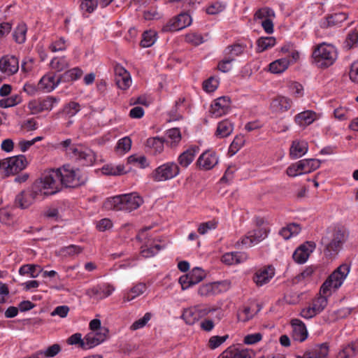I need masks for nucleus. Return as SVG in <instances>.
<instances>
[{
    "label": "nucleus",
    "instance_id": "64",
    "mask_svg": "<svg viewBox=\"0 0 358 358\" xmlns=\"http://www.w3.org/2000/svg\"><path fill=\"white\" fill-rule=\"evenodd\" d=\"M349 76L353 83H358V59L351 64Z\"/></svg>",
    "mask_w": 358,
    "mask_h": 358
},
{
    "label": "nucleus",
    "instance_id": "49",
    "mask_svg": "<svg viewBox=\"0 0 358 358\" xmlns=\"http://www.w3.org/2000/svg\"><path fill=\"white\" fill-rule=\"evenodd\" d=\"M275 17V12L269 8H262L255 13V19L265 20Z\"/></svg>",
    "mask_w": 358,
    "mask_h": 358
},
{
    "label": "nucleus",
    "instance_id": "53",
    "mask_svg": "<svg viewBox=\"0 0 358 358\" xmlns=\"http://www.w3.org/2000/svg\"><path fill=\"white\" fill-rule=\"evenodd\" d=\"M176 17L181 29L187 27L192 23L191 16L187 12H182Z\"/></svg>",
    "mask_w": 358,
    "mask_h": 358
},
{
    "label": "nucleus",
    "instance_id": "38",
    "mask_svg": "<svg viewBox=\"0 0 358 358\" xmlns=\"http://www.w3.org/2000/svg\"><path fill=\"white\" fill-rule=\"evenodd\" d=\"M289 62L287 58L277 59L269 64V71L273 73H280L289 66Z\"/></svg>",
    "mask_w": 358,
    "mask_h": 358
},
{
    "label": "nucleus",
    "instance_id": "28",
    "mask_svg": "<svg viewBox=\"0 0 358 358\" xmlns=\"http://www.w3.org/2000/svg\"><path fill=\"white\" fill-rule=\"evenodd\" d=\"M57 102L55 98L48 96L38 102H31L29 106L31 109H35L36 111L50 110Z\"/></svg>",
    "mask_w": 358,
    "mask_h": 358
},
{
    "label": "nucleus",
    "instance_id": "30",
    "mask_svg": "<svg viewBox=\"0 0 358 358\" xmlns=\"http://www.w3.org/2000/svg\"><path fill=\"white\" fill-rule=\"evenodd\" d=\"M165 143L171 148L176 147L181 141V133L178 128H173L166 131Z\"/></svg>",
    "mask_w": 358,
    "mask_h": 358
},
{
    "label": "nucleus",
    "instance_id": "8",
    "mask_svg": "<svg viewBox=\"0 0 358 358\" xmlns=\"http://www.w3.org/2000/svg\"><path fill=\"white\" fill-rule=\"evenodd\" d=\"M28 166V162L24 155H18L3 159V177L19 174Z\"/></svg>",
    "mask_w": 358,
    "mask_h": 358
},
{
    "label": "nucleus",
    "instance_id": "19",
    "mask_svg": "<svg viewBox=\"0 0 358 358\" xmlns=\"http://www.w3.org/2000/svg\"><path fill=\"white\" fill-rule=\"evenodd\" d=\"M329 354V345L327 343L315 345L306 350L302 357L299 358H327Z\"/></svg>",
    "mask_w": 358,
    "mask_h": 358
},
{
    "label": "nucleus",
    "instance_id": "40",
    "mask_svg": "<svg viewBox=\"0 0 358 358\" xmlns=\"http://www.w3.org/2000/svg\"><path fill=\"white\" fill-rule=\"evenodd\" d=\"M275 44V38L274 37H261L257 41V51L262 52L268 48L273 47Z\"/></svg>",
    "mask_w": 358,
    "mask_h": 358
},
{
    "label": "nucleus",
    "instance_id": "41",
    "mask_svg": "<svg viewBox=\"0 0 358 358\" xmlns=\"http://www.w3.org/2000/svg\"><path fill=\"white\" fill-rule=\"evenodd\" d=\"M27 31V25L24 23L19 24L13 34L15 42L20 44L24 43Z\"/></svg>",
    "mask_w": 358,
    "mask_h": 358
},
{
    "label": "nucleus",
    "instance_id": "61",
    "mask_svg": "<svg viewBox=\"0 0 358 358\" xmlns=\"http://www.w3.org/2000/svg\"><path fill=\"white\" fill-rule=\"evenodd\" d=\"M61 350V346L59 344L55 343L49 346L45 350H43V352L47 358H51L58 355Z\"/></svg>",
    "mask_w": 358,
    "mask_h": 358
},
{
    "label": "nucleus",
    "instance_id": "13",
    "mask_svg": "<svg viewBox=\"0 0 358 358\" xmlns=\"http://www.w3.org/2000/svg\"><path fill=\"white\" fill-rule=\"evenodd\" d=\"M275 275V269L271 266H266L256 271L253 275V281L258 287L267 284Z\"/></svg>",
    "mask_w": 358,
    "mask_h": 358
},
{
    "label": "nucleus",
    "instance_id": "58",
    "mask_svg": "<svg viewBox=\"0 0 358 358\" xmlns=\"http://www.w3.org/2000/svg\"><path fill=\"white\" fill-rule=\"evenodd\" d=\"M97 5V0H83L80 4V8L88 13H92L96 8Z\"/></svg>",
    "mask_w": 358,
    "mask_h": 358
},
{
    "label": "nucleus",
    "instance_id": "14",
    "mask_svg": "<svg viewBox=\"0 0 358 358\" xmlns=\"http://www.w3.org/2000/svg\"><path fill=\"white\" fill-rule=\"evenodd\" d=\"M231 287L229 280L217 281L203 285V295L211 296L227 292Z\"/></svg>",
    "mask_w": 358,
    "mask_h": 358
},
{
    "label": "nucleus",
    "instance_id": "43",
    "mask_svg": "<svg viewBox=\"0 0 358 358\" xmlns=\"http://www.w3.org/2000/svg\"><path fill=\"white\" fill-rule=\"evenodd\" d=\"M156 40L157 33L155 31H146L142 35L141 45L143 48H149L155 43Z\"/></svg>",
    "mask_w": 358,
    "mask_h": 358
},
{
    "label": "nucleus",
    "instance_id": "34",
    "mask_svg": "<svg viewBox=\"0 0 358 358\" xmlns=\"http://www.w3.org/2000/svg\"><path fill=\"white\" fill-rule=\"evenodd\" d=\"M299 163L303 174L314 171L320 166V161L315 159H304L299 160Z\"/></svg>",
    "mask_w": 358,
    "mask_h": 358
},
{
    "label": "nucleus",
    "instance_id": "57",
    "mask_svg": "<svg viewBox=\"0 0 358 358\" xmlns=\"http://www.w3.org/2000/svg\"><path fill=\"white\" fill-rule=\"evenodd\" d=\"M234 61V59L224 55V58L219 62L217 68L222 72L227 73L231 69V63Z\"/></svg>",
    "mask_w": 358,
    "mask_h": 358
},
{
    "label": "nucleus",
    "instance_id": "12",
    "mask_svg": "<svg viewBox=\"0 0 358 358\" xmlns=\"http://www.w3.org/2000/svg\"><path fill=\"white\" fill-rule=\"evenodd\" d=\"M114 290L115 288L110 285L99 284L87 289L85 294L90 298L99 300L109 296Z\"/></svg>",
    "mask_w": 358,
    "mask_h": 358
},
{
    "label": "nucleus",
    "instance_id": "20",
    "mask_svg": "<svg viewBox=\"0 0 358 358\" xmlns=\"http://www.w3.org/2000/svg\"><path fill=\"white\" fill-rule=\"evenodd\" d=\"M200 151L199 146L194 145L182 152L178 157V164L183 168H187L194 160L196 155Z\"/></svg>",
    "mask_w": 358,
    "mask_h": 358
},
{
    "label": "nucleus",
    "instance_id": "7",
    "mask_svg": "<svg viewBox=\"0 0 358 358\" xmlns=\"http://www.w3.org/2000/svg\"><path fill=\"white\" fill-rule=\"evenodd\" d=\"M71 140L66 139L61 143V145L66 149V152L70 157L74 159L84 166H91L95 161L94 152L82 145H71Z\"/></svg>",
    "mask_w": 358,
    "mask_h": 358
},
{
    "label": "nucleus",
    "instance_id": "1",
    "mask_svg": "<svg viewBox=\"0 0 358 358\" xmlns=\"http://www.w3.org/2000/svg\"><path fill=\"white\" fill-rule=\"evenodd\" d=\"M43 176L52 195L59 192L62 185L66 187L76 188L85 185L88 180L85 172L78 168H73L69 164L52 170Z\"/></svg>",
    "mask_w": 358,
    "mask_h": 358
},
{
    "label": "nucleus",
    "instance_id": "36",
    "mask_svg": "<svg viewBox=\"0 0 358 358\" xmlns=\"http://www.w3.org/2000/svg\"><path fill=\"white\" fill-rule=\"evenodd\" d=\"M246 48V45L241 43H234L231 45H228L224 50V55L234 59L235 61L236 57L241 55Z\"/></svg>",
    "mask_w": 358,
    "mask_h": 358
},
{
    "label": "nucleus",
    "instance_id": "56",
    "mask_svg": "<svg viewBox=\"0 0 358 358\" xmlns=\"http://www.w3.org/2000/svg\"><path fill=\"white\" fill-rule=\"evenodd\" d=\"M13 218V214L8 208H0V222L4 224H10Z\"/></svg>",
    "mask_w": 358,
    "mask_h": 358
},
{
    "label": "nucleus",
    "instance_id": "62",
    "mask_svg": "<svg viewBox=\"0 0 358 358\" xmlns=\"http://www.w3.org/2000/svg\"><path fill=\"white\" fill-rule=\"evenodd\" d=\"M83 251V248L78 245H70L62 249V252L68 256H73L80 254Z\"/></svg>",
    "mask_w": 358,
    "mask_h": 358
},
{
    "label": "nucleus",
    "instance_id": "18",
    "mask_svg": "<svg viewBox=\"0 0 358 358\" xmlns=\"http://www.w3.org/2000/svg\"><path fill=\"white\" fill-rule=\"evenodd\" d=\"M218 358H253V352L247 349H241L232 345L224 350Z\"/></svg>",
    "mask_w": 358,
    "mask_h": 358
},
{
    "label": "nucleus",
    "instance_id": "46",
    "mask_svg": "<svg viewBox=\"0 0 358 358\" xmlns=\"http://www.w3.org/2000/svg\"><path fill=\"white\" fill-rule=\"evenodd\" d=\"M245 141V138L243 135H237L229 146V154L231 156L235 155L243 146Z\"/></svg>",
    "mask_w": 358,
    "mask_h": 358
},
{
    "label": "nucleus",
    "instance_id": "37",
    "mask_svg": "<svg viewBox=\"0 0 358 358\" xmlns=\"http://www.w3.org/2000/svg\"><path fill=\"white\" fill-rule=\"evenodd\" d=\"M43 271V268L38 264H25L19 269V273L22 275H29L31 278H36Z\"/></svg>",
    "mask_w": 358,
    "mask_h": 358
},
{
    "label": "nucleus",
    "instance_id": "11",
    "mask_svg": "<svg viewBox=\"0 0 358 358\" xmlns=\"http://www.w3.org/2000/svg\"><path fill=\"white\" fill-rule=\"evenodd\" d=\"M107 334L108 329H101L100 331L88 333L84 337V341L82 343V348L87 350L99 345L106 340Z\"/></svg>",
    "mask_w": 358,
    "mask_h": 358
},
{
    "label": "nucleus",
    "instance_id": "54",
    "mask_svg": "<svg viewBox=\"0 0 358 358\" xmlns=\"http://www.w3.org/2000/svg\"><path fill=\"white\" fill-rule=\"evenodd\" d=\"M80 110V104L77 102H70L63 109V113L69 117L74 116Z\"/></svg>",
    "mask_w": 358,
    "mask_h": 358
},
{
    "label": "nucleus",
    "instance_id": "5",
    "mask_svg": "<svg viewBox=\"0 0 358 358\" xmlns=\"http://www.w3.org/2000/svg\"><path fill=\"white\" fill-rule=\"evenodd\" d=\"M143 199L136 193L117 195L108 199L103 203L107 210L131 212L140 207Z\"/></svg>",
    "mask_w": 358,
    "mask_h": 358
},
{
    "label": "nucleus",
    "instance_id": "3",
    "mask_svg": "<svg viewBox=\"0 0 358 358\" xmlns=\"http://www.w3.org/2000/svg\"><path fill=\"white\" fill-rule=\"evenodd\" d=\"M50 195L52 194L43 176L39 179L35 180L29 187L17 194L14 204L17 208L26 209L36 200L43 199Z\"/></svg>",
    "mask_w": 358,
    "mask_h": 358
},
{
    "label": "nucleus",
    "instance_id": "25",
    "mask_svg": "<svg viewBox=\"0 0 358 358\" xmlns=\"http://www.w3.org/2000/svg\"><path fill=\"white\" fill-rule=\"evenodd\" d=\"M248 259V255L244 252H231L225 253L222 257V262L227 265H234L243 263Z\"/></svg>",
    "mask_w": 358,
    "mask_h": 358
},
{
    "label": "nucleus",
    "instance_id": "50",
    "mask_svg": "<svg viewBox=\"0 0 358 358\" xmlns=\"http://www.w3.org/2000/svg\"><path fill=\"white\" fill-rule=\"evenodd\" d=\"M226 8V5L219 1L212 3L206 8V12L208 15H217L222 12Z\"/></svg>",
    "mask_w": 358,
    "mask_h": 358
},
{
    "label": "nucleus",
    "instance_id": "21",
    "mask_svg": "<svg viewBox=\"0 0 358 358\" xmlns=\"http://www.w3.org/2000/svg\"><path fill=\"white\" fill-rule=\"evenodd\" d=\"M291 324L293 328L294 339L300 342L304 341L308 337V331L304 323L299 319H293Z\"/></svg>",
    "mask_w": 358,
    "mask_h": 358
},
{
    "label": "nucleus",
    "instance_id": "42",
    "mask_svg": "<svg viewBox=\"0 0 358 358\" xmlns=\"http://www.w3.org/2000/svg\"><path fill=\"white\" fill-rule=\"evenodd\" d=\"M229 338V335H224L222 336H213L210 337L209 340L206 343V348L208 349L213 350L216 348L221 346L227 339Z\"/></svg>",
    "mask_w": 358,
    "mask_h": 358
},
{
    "label": "nucleus",
    "instance_id": "35",
    "mask_svg": "<svg viewBox=\"0 0 358 358\" xmlns=\"http://www.w3.org/2000/svg\"><path fill=\"white\" fill-rule=\"evenodd\" d=\"M165 141L162 138H150L146 141L147 148H150L154 155L159 154L164 150Z\"/></svg>",
    "mask_w": 358,
    "mask_h": 358
},
{
    "label": "nucleus",
    "instance_id": "31",
    "mask_svg": "<svg viewBox=\"0 0 358 358\" xmlns=\"http://www.w3.org/2000/svg\"><path fill=\"white\" fill-rule=\"evenodd\" d=\"M316 118V113L312 110H306L297 114L294 120L299 126L305 127L310 124Z\"/></svg>",
    "mask_w": 358,
    "mask_h": 358
},
{
    "label": "nucleus",
    "instance_id": "2",
    "mask_svg": "<svg viewBox=\"0 0 358 358\" xmlns=\"http://www.w3.org/2000/svg\"><path fill=\"white\" fill-rule=\"evenodd\" d=\"M350 269V266L348 264L340 265L322 284L320 288L321 295L315 299L311 305L317 314L327 306V297L331 294V290H336L343 285Z\"/></svg>",
    "mask_w": 358,
    "mask_h": 358
},
{
    "label": "nucleus",
    "instance_id": "59",
    "mask_svg": "<svg viewBox=\"0 0 358 358\" xmlns=\"http://www.w3.org/2000/svg\"><path fill=\"white\" fill-rule=\"evenodd\" d=\"M192 283L194 285L201 281V268L196 266L194 267L188 274Z\"/></svg>",
    "mask_w": 358,
    "mask_h": 358
},
{
    "label": "nucleus",
    "instance_id": "16",
    "mask_svg": "<svg viewBox=\"0 0 358 358\" xmlns=\"http://www.w3.org/2000/svg\"><path fill=\"white\" fill-rule=\"evenodd\" d=\"M19 69V60L13 55H7L0 59V71L7 75H13Z\"/></svg>",
    "mask_w": 358,
    "mask_h": 358
},
{
    "label": "nucleus",
    "instance_id": "29",
    "mask_svg": "<svg viewBox=\"0 0 358 358\" xmlns=\"http://www.w3.org/2000/svg\"><path fill=\"white\" fill-rule=\"evenodd\" d=\"M347 18L348 15L345 13H336L327 16L321 27L322 28H327L332 26H338L346 20Z\"/></svg>",
    "mask_w": 358,
    "mask_h": 358
},
{
    "label": "nucleus",
    "instance_id": "51",
    "mask_svg": "<svg viewBox=\"0 0 358 358\" xmlns=\"http://www.w3.org/2000/svg\"><path fill=\"white\" fill-rule=\"evenodd\" d=\"M180 27L178 23L176 17L170 19L162 27V31L163 32H173L180 30Z\"/></svg>",
    "mask_w": 358,
    "mask_h": 358
},
{
    "label": "nucleus",
    "instance_id": "15",
    "mask_svg": "<svg viewBox=\"0 0 358 358\" xmlns=\"http://www.w3.org/2000/svg\"><path fill=\"white\" fill-rule=\"evenodd\" d=\"M230 99L228 96H221L210 106V112L215 117L227 114L230 109Z\"/></svg>",
    "mask_w": 358,
    "mask_h": 358
},
{
    "label": "nucleus",
    "instance_id": "22",
    "mask_svg": "<svg viewBox=\"0 0 358 358\" xmlns=\"http://www.w3.org/2000/svg\"><path fill=\"white\" fill-rule=\"evenodd\" d=\"M61 82L51 74L43 76L38 83V89L46 92L52 91Z\"/></svg>",
    "mask_w": 358,
    "mask_h": 358
},
{
    "label": "nucleus",
    "instance_id": "26",
    "mask_svg": "<svg viewBox=\"0 0 358 358\" xmlns=\"http://www.w3.org/2000/svg\"><path fill=\"white\" fill-rule=\"evenodd\" d=\"M182 317L187 324H194L198 322L201 327V322H199V319L201 317V310L199 306L186 309L183 312Z\"/></svg>",
    "mask_w": 358,
    "mask_h": 358
},
{
    "label": "nucleus",
    "instance_id": "10",
    "mask_svg": "<svg viewBox=\"0 0 358 358\" xmlns=\"http://www.w3.org/2000/svg\"><path fill=\"white\" fill-rule=\"evenodd\" d=\"M268 229L265 227H259L258 229L250 231L241 238V241L237 242V245L240 243L247 248L252 247L264 239L268 236Z\"/></svg>",
    "mask_w": 358,
    "mask_h": 358
},
{
    "label": "nucleus",
    "instance_id": "60",
    "mask_svg": "<svg viewBox=\"0 0 358 358\" xmlns=\"http://www.w3.org/2000/svg\"><path fill=\"white\" fill-rule=\"evenodd\" d=\"M131 140L129 137H124L119 140L116 148L125 153L131 149Z\"/></svg>",
    "mask_w": 358,
    "mask_h": 358
},
{
    "label": "nucleus",
    "instance_id": "33",
    "mask_svg": "<svg viewBox=\"0 0 358 358\" xmlns=\"http://www.w3.org/2000/svg\"><path fill=\"white\" fill-rule=\"evenodd\" d=\"M83 72L78 68L75 67L70 70L65 71L59 77V81L61 83H69L76 80L82 76Z\"/></svg>",
    "mask_w": 358,
    "mask_h": 358
},
{
    "label": "nucleus",
    "instance_id": "52",
    "mask_svg": "<svg viewBox=\"0 0 358 358\" xmlns=\"http://www.w3.org/2000/svg\"><path fill=\"white\" fill-rule=\"evenodd\" d=\"M115 83L117 87L123 90H125L129 87L131 84V78L130 74H127L121 77H116L115 78Z\"/></svg>",
    "mask_w": 358,
    "mask_h": 358
},
{
    "label": "nucleus",
    "instance_id": "47",
    "mask_svg": "<svg viewBox=\"0 0 358 358\" xmlns=\"http://www.w3.org/2000/svg\"><path fill=\"white\" fill-rule=\"evenodd\" d=\"M128 162L133 164L141 169H145L150 165L147 158L143 156L131 155L128 157Z\"/></svg>",
    "mask_w": 358,
    "mask_h": 358
},
{
    "label": "nucleus",
    "instance_id": "55",
    "mask_svg": "<svg viewBox=\"0 0 358 358\" xmlns=\"http://www.w3.org/2000/svg\"><path fill=\"white\" fill-rule=\"evenodd\" d=\"M52 69L57 71H62L68 67V62L65 58H53L50 62Z\"/></svg>",
    "mask_w": 358,
    "mask_h": 358
},
{
    "label": "nucleus",
    "instance_id": "24",
    "mask_svg": "<svg viewBox=\"0 0 358 358\" xmlns=\"http://www.w3.org/2000/svg\"><path fill=\"white\" fill-rule=\"evenodd\" d=\"M308 150V143L305 141H294L289 149L292 159H297L304 155Z\"/></svg>",
    "mask_w": 358,
    "mask_h": 358
},
{
    "label": "nucleus",
    "instance_id": "17",
    "mask_svg": "<svg viewBox=\"0 0 358 358\" xmlns=\"http://www.w3.org/2000/svg\"><path fill=\"white\" fill-rule=\"evenodd\" d=\"M315 248V244L313 242H306L300 245L293 253L294 260L299 264L305 263Z\"/></svg>",
    "mask_w": 358,
    "mask_h": 358
},
{
    "label": "nucleus",
    "instance_id": "9",
    "mask_svg": "<svg viewBox=\"0 0 358 358\" xmlns=\"http://www.w3.org/2000/svg\"><path fill=\"white\" fill-rule=\"evenodd\" d=\"M180 173L179 166L173 162H166L156 168L150 176L155 182L166 181L176 177Z\"/></svg>",
    "mask_w": 358,
    "mask_h": 358
},
{
    "label": "nucleus",
    "instance_id": "4",
    "mask_svg": "<svg viewBox=\"0 0 358 358\" xmlns=\"http://www.w3.org/2000/svg\"><path fill=\"white\" fill-rule=\"evenodd\" d=\"M345 240L344 230L338 227L328 229L320 241L324 255L329 259L334 258L341 251Z\"/></svg>",
    "mask_w": 358,
    "mask_h": 358
},
{
    "label": "nucleus",
    "instance_id": "63",
    "mask_svg": "<svg viewBox=\"0 0 358 358\" xmlns=\"http://www.w3.org/2000/svg\"><path fill=\"white\" fill-rule=\"evenodd\" d=\"M151 315L149 313H147L144 315V316L134 322L131 326V329L136 330L143 327L146 323L150 320Z\"/></svg>",
    "mask_w": 358,
    "mask_h": 358
},
{
    "label": "nucleus",
    "instance_id": "32",
    "mask_svg": "<svg viewBox=\"0 0 358 358\" xmlns=\"http://www.w3.org/2000/svg\"><path fill=\"white\" fill-rule=\"evenodd\" d=\"M218 162L219 159L215 152L208 150L203 152V169H212Z\"/></svg>",
    "mask_w": 358,
    "mask_h": 358
},
{
    "label": "nucleus",
    "instance_id": "6",
    "mask_svg": "<svg viewBox=\"0 0 358 358\" xmlns=\"http://www.w3.org/2000/svg\"><path fill=\"white\" fill-rule=\"evenodd\" d=\"M337 50L331 44L322 43L315 45L312 53V59L318 67L327 68L337 59Z\"/></svg>",
    "mask_w": 358,
    "mask_h": 358
},
{
    "label": "nucleus",
    "instance_id": "45",
    "mask_svg": "<svg viewBox=\"0 0 358 358\" xmlns=\"http://www.w3.org/2000/svg\"><path fill=\"white\" fill-rule=\"evenodd\" d=\"M345 48L347 50H350L356 47L358 44V29L355 28L350 31L345 41Z\"/></svg>",
    "mask_w": 358,
    "mask_h": 358
},
{
    "label": "nucleus",
    "instance_id": "44",
    "mask_svg": "<svg viewBox=\"0 0 358 358\" xmlns=\"http://www.w3.org/2000/svg\"><path fill=\"white\" fill-rule=\"evenodd\" d=\"M185 100V98H180L176 101L174 107L169 113L170 121H176L182 118V115H180L182 110L181 107Z\"/></svg>",
    "mask_w": 358,
    "mask_h": 358
},
{
    "label": "nucleus",
    "instance_id": "27",
    "mask_svg": "<svg viewBox=\"0 0 358 358\" xmlns=\"http://www.w3.org/2000/svg\"><path fill=\"white\" fill-rule=\"evenodd\" d=\"M234 131V124L228 119L224 120L217 124L215 136L218 138H223L230 136Z\"/></svg>",
    "mask_w": 358,
    "mask_h": 358
},
{
    "label": "nucleus",
    "instance_id": "23",
    "mask_svg": "<svg viewBox=\"0 0 358 358\" xmlns=\"http://www.w3.org/2000/svg\"><path fill=\"white\" fill-rule=\"evenodd\" d=\"M292 106V101L287 97L278 96L271 103V109L273 112L283 113L287 111Z\"/></svg>",
    "mask_w": 358,
    "mask_h": 358
},
{
    "label": "nucleus",
    "instance_id": "39",
    "mask_svg": "<svg viewBox=\"0 0 358 358\" xmlns=\"http://www.w3.org/2000/svg\"><path fill=\"white\" fill-rule=\"evenodd\" d=\"M146 290V285L145 283H139L133 287L130 291L124 296V301H130L136 297L143 294Z\"/></svg>",
    "mask_w": 358,
    "mask_h": 358
},
{
    "label": "nucleus",
    "instance_id": "48",
    "mask_svg": "<svg viewBox=\"0 0 358 358\" xmlns=\"http://www.w3.org/2000/svg\"><path fill=\"white\" fill-rule=\"evenodd\" d=\"M218 85V78L215 76H210L204 83H203V90L206 92L210 93L215 91Z\"/></svg>",
    "mask_w": 358,
    "mask_h": 358
}]
</instances>
